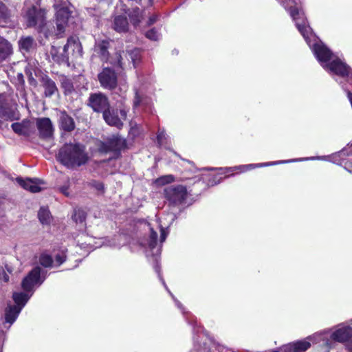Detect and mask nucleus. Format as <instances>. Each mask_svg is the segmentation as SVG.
I'll list each match as a JSON object with an SVG mask.
<instances>
[{
    "label": "nucleus",
    "mask_w": 352,
    "mask_h": 352,
    "mask_svg": "<svg viewBox=\"0 0 352 352\" xmlns=\"http://www.w3.org/2000/svg\"><path fill=\"white\" fill-rule=\"evenodd\" d=\"M289 14L322 67L336 75L346 78L352 83V70L340 59L334 58L331 51L312 33L303 11L298 8L292 7Z\"/></svg>",
    "instance_id": "f257e3e1"
},
{
    "label": "nucleus",
    "mask_w": 352,
    "mask_h": 352,
    "mask_svg": "<svg viewBox=\"0 0 352 352\" xmlns=\"http://www.w3.org/2000/svg\"><path fill=\"white\" fill-rule=\"evenodd\" d=\"M41 270L34 267L22 280L23 292H14L12 295L15 305H8L6 309V322L12 324L34 293V288L40 285L43 280L41 278Z\"/></svg>",
    "instance_id": "f03ea898"
},
{
    "label": "nucleus",
    "mask_w": 352,
    "mask_h": 352,
    "mask_svg": "<svg viewBox=\"0 0 352 352\" xmlns=\"http://www.w3.org/2000/svg\"><path fill=\"white\" fill-rule=\"evenodd\" d=\"M56 10V27L50 22L45 23L40 32L46 38L62 36L70 16L69 4L65 1H56L54 4Z\"/></svg>",
    "instance_id": "7ed1b4c3"
},
{
    "label": "nucleus",
    "mask_w": 352,
    "mask_h": 352,
    "mask_svg": "<svg viewBox=\"0 0 352 352\" xmlns=\"http://www.w3.org/2000/svg\"><path fill=\"white\" fill-rule=\"evenodd\" d=\"M58 160L67 168H76L85 164L88 156L85 147L78 143L65 144L59 150Z\"/></svg>",
    "instance_id": "20e7f679"
},
{
    "label": "nucleus",
    "mask_w": 352,
    "mask_h": 352,
    "mask_svg": "<svg viewBox=\"0 0 352 352\" xmlns=\"http://www.w3.org/2000/svg\"><path fill=\"white\" fill-rule=\"evenodd\" d=\"M329 333V330L316 333L304 340L292 342L283 346L282 351L283 352H305L310 348L311 342L318 343L320 341H322L326 346L330 347L331 342L327 337Z\"/></svg>",
    "instance_id": "39448f33"
},
{
    "label": "nucleus",
    "mask_w": 352,
    "mask_h": 352,
    "mask_svg": "<svg viewBox=\"0 0 352 352\" xmlns=\"http://www.w3.org/2000/svg\"><path fill=\"white\" fill-rule=\"evenodd\" d=\"M98 80L102 87L107 89H114L117 86L122 93H125L128 86L124 76H120L119 82L116 72L109 67L104 68L98 74Z\"/></svg>",
    "instance_id": "423d86ee"
},
{
    "label": "nucleus",
    "mask_w": 352,
    "mask_h": 352,
    "mask_svg": "<svg viewBox=\"0 0 352 352\" xmlns=\"http://www.w3.org/2000/svg\"><path fill=\"white\" fill-rule=\"evenodd\" d=\"M22 16L28 27H35L40 30L45 23L46 10L36 6H25Z\"/></svg>",
    "instance_id": "0eeeda50"
},
{
    "label": "nucleus",
    "mask_w": 352,
    "mask_h": 352,
    "mask_svg": "<svg viewBox=\"0 0 352 352\" xmlns=\"http://www.w3.org/2000/svg\"><path fill=\"white\" fill-rule=\"evenodd\" d=\"M166 198L173 204H182L188 197L187 189L182 185L172 186L165 189Z\"/></svg>",
    "instance_id": "6e6552de"
},
{
    "label": "nucleus",
    "mask_w": 352,
    "mask_h": 352,
    "mask_svg": "<svg viewBox=\"0 0 352 352\" xmlns=\"http://www.w3.org/2000/svg\"><path fill=\"white\" fill-rule=\"evenodd\" d=\"M109 46V41L107 40L99 41L96 43L94 47V52L98 55L103 61H109L112 65L118 66L121 68L123 67V63L121 61L122 56L120 54H116V60L109 59L108 48Z\"/></svg>",
    "instance_id": "1a4fd4ad"
},
{
    "label": "nucleus",
    "mask_w": 352,
    "mask_h": 352,
    "mask_svg": "<svg viewBox=\"0 0 352 352\" xmlns=\"http://www.w3.org/2000/svg\"><path fill=\"white\" fill-rule=\"evenodd\" d=\"M301 160H287V161H276V162H265V163H258V164H250L246 165H240L236 166L234 167H230V168H221L219 170L221 171V174H226L230 173L234 170H238L240 173H245L248 170H250L252 169L256 168H262V167H266L283 163H287V162H297L300 161Z\"/></svg>",
    "instance_id": "9d476101"
},
{
    "label": "nucleus",
    "mask_w": 352,
    "mask_h": 352,
    "mask_svg": "<svg viewBox=\"0 0 352 352\" xmlns=\"http://www.w3.org/2000/svg\"><path fill=\"white\" fill-rule=\"evenodd\" d=\"M89 104L97 112H103L109 109L107 96L101 93L94 94L89 98Z\"/></svg>",
    "instance_id": "9b49d317"
},
{
    "label": "nucleus",
    "mask_w": 352,
    "mask_h": 352,
    "mask_svg": "<svg viewBox=\"0 0 352 352\" xmlns=\"http://www.w3.org/2000/svg\"><path fill=\"white\" fill-rule=\"evenodd\" d=\"M16 181L21 187L32 192H40L45 188L44 182L38 179H23L17 178Z\"/></svg>",
    "instance_id": "f8f14e48"
},
{
    "label": "nucleus",
    "mask_w": 352,
    "mask_h": 352,
    "mask_svg": "<svg viewBox=\"0 0 352 352\" xmlns=\"http://www.w3.org/2000/svg\"><path fill=\"white\" fill-rule=\"evenodd\" d=\"M352 336V328L349 326L339 325L338 327L331 334L332 340L344 342Z\"/></svg>",
    "instance_id": "ddd939ff"
},
{
    "label": "nucleus",
    "mask_w": 352,
    "mask_h": 352,
    "mask_svg": "<svg viewBox=\"0 0 352 352\" xmlns=\"http://www.w3.org/2000/svg\"><path fill=\"white\" fill-rule=\"evenodd\" d=\"M13 131L19 134L29 136L34 129V124L30 121H23L22 122L13 123L12 124Z\"/></svg>",
    "instance_id": "4468645a"
},
{
    "label": "nucleus",
    "mask_w": 352,
    "mask_h": 352,
    "mask_svg": "<svg viewBox=\"0 0 352 352\" xmlns=\"http://www.w3.org/2000/svg\"><path fill=\"white\" fill-rule=\"evenodd\" d=\"M104 146L107 151H118L125 146V140L119 136L113 135L104 143Z\"/></svg>",
    "instance_id": "2eb2a0df"
},
{
    "label": "nucleus",
    "mask_w": 352,
    "mask_h": 352,
    "mask_svg": "<svg viewBox=\"0 0 352 352\" xmlns=\"http://www.w3.org/2000/svg\"><path fill=\"white\" fill-rule=\"evenodd\" d=\"M36 124L41 135L45 138L52 135L53 128L51 120L49 118H43L38 119Z\"/></svg>",
    "instance_id": "dca6fc26"
},
{
    "label": "nucleus",
    "mask_w": 352,
    "mask_h": 352,
    "mask_svg": "<svg viewBox=\"0 0 352 352\" xmlns=\"http://www.w3.org/2000/svg\"><path fill=\"white\" fill-rule=\"evenodd\" d=\"M63 48L61 47H56L54 46H52L50 50V54L52 56V58L54 62H57L58 63H67L69 58V52H63Z\"/></svg>",
    "instance_id": "f3484780"
},
{
    "label": "nucleus",
    "mask_w": 352,
    "mask_h": 352,
    "mask_svg": "<svg viewBox=\"0 0 352 352\" xmlns=\"http://www.w3.org/2000/svg\"><path fill=\"white\" fill-rule=\"evenodd\" d=\"M13 52L11 43L0 36V62L7 59Z\"/></svg>",
    "instance_id": "a211bd4d"
},
{
    "label": "nucleus",
    "mask_w": 352,
    "mask_h": 352,
    "mask_svg": "<svg viewBox=\"0 0 352 352\" xmlns=\"http://www.w3.org/2000/svg\"><path fill=\"white\" fill-rule=\"evenodd\" d=\"M12 16L11 10L0 1V26L8 25L11 22Z\"/></svg>",
    "instance_id": "6ab92c4d"
},
{
    "label": "nucleus",
    "mask_w": 352,
    "mask_h": 352,
    "mask_svg": "<svg viewBox=\"0 0 352 352\" xmlns=\"http://www.w3.org/2000/svg\"><path fill=\"white\" fill-rule=\"evenodd\" d=\"M69 50H71L73 54H81V45L77 38L70 37L68 38L67 44L64 46L63 51L69 52Z\"/></svg>",
    "instance_id": "aec40b11"
},
{
    "label": "nucleus",
    "mask_w": 352,
    "mask_h": 352,
    "mask_svg": "<svg viewBox=\"0 0 352 352\" xmlns=\"http://www.w3.org/2000/svg\"><path fill=\"white\" fill-rule=\"evenodd\" d=\"M103 118L109 125L114 126L117 128H120L122 126L121 119L115 114L113 111H111L109 109L104 111L103 113Z\"/></svg>",
    "instance_id": "412c9836"
},
{
    "label": "nucleus",
    "mask_w": 352,
    "mask_h": 352,
    "mask_svg": "<svg viewBox=\"0 0 352 352\" xmlns=\"http://www.w3.org/2000/svg\"><path fill=\"white\" fill-rule=\"evenodd\" d=\"M59 122H60V127L63 130L67 131H71L75 127V124H74L73 118L72 117H70L69 116H68L65 112L60 113V118H59Z\"/></svg>",
    "instance_id": "4be33fe9"
},
{
    "label": "nucleus",
    "mask_w": 352,
    "mask_h": 352,
    "mask_svg": "<svg viewBox=\"0 0 352 352\" xmlns=\"http://www.w3.org/2000/svg\"><path fill=\"white\" fill-rule=\"evenodd\" d=\"M129 28V23L125 16H116L114 19L113 29L118 32H126Z\"/></svg>",
    "instance_id": "5701e85b"
},
{
    "label": "nucleus",
    "mask_w": 352,
    "mask_h": 352,
    "mask_svg": "<svg viewBox=\"0 0 352 352\" xmlns=\"http://www.w3.org/2000/svg\"><path fill=\"white\" fill-rule=\"evenodd\" d=\"M34 41L31 36L21 37L19 41V50L23 53L31 51L34 48Z\"/></svg>",
    "instance_id": "b1692460"
},
{
    "label": "nucleus",
    "mask_w": 352,
    "mask_h": 352,
    "mask_svg": "<svg viewBox=\"0 0 352 352\" xmlns=\"http://www.w3.org/2000/svg\"><path fill=\"white\" fill-rule=\"evenodd\" d=\"M43 86L45 89V96L47 97L52 96L58 91L55 82L48 78H43Z\"/></svg>",
    "instance_id": "393cba45"
},
{
    "label": "nucleus",
    "mask_w": 352,
    "mask_h": 352,
    "mask_svg": "<svg viewBox=\"0 0 352 352\" xmlns=\"http://www.w3.org/2000/svg\"><path fill=\"white\" fill-rule=\"evenodd\" d=\"M40 222L43 225H49L52 221L51 214L47 208H41L38 212Z\"/></svg>",
    "instance_id": "a878e982"
},
{
    "label": "nucleus",
    "mask_w": 352,
    "mask_h": 352,
    "mask_svg": "<svg viewBox=\"0 0 352 352\" xmlns=\"http://www.w3.org/2000/svg\"><path fill=\"white\" fill-rule=\"evenodd\" d=\"M157 232H155L153 230V228H151L149 239L146 242L142 243V245L144 246H148L151 249H153L155 247V245L157 244Z\"/></svg>",
    "instance_id": "bb28decb"
},
{
    "label": "nucleus",
    "mask_w": 352,
    "mask_h": 352,
    "mask_svg": "<svg viewBox=\"0 0 352 352\" xmlns=\"http://www.w3.org/2000/svg\"><path fill=\"white\" fill-rule=\"evenodd\" d=\"M39 263L45 267H50L53 266L54 263L52 258L50 254L43 253L39 257Z\"/></svg>",
    "instance_id": "cd10ccee"
},
{
    "label": "nucleus",
    "mask_w": 352,
    "mask_h": 352,
    "mask_svg": "<svg viewBox=\"0 0 352 352\" xmlns=\"http://www.w3.org/2000/svg\"><path fill=\"white\" fill-rule=\"evenodd\" d=\"M175 181V177L172 175H166L162 176L155 180V184L157 186H164L165 184H170Z\"/></svg>",
    "instance_id": "c85d7f7f"
},
{
    "label": "nucleus",
    "mask_w": 352,
    "mask_h": 352,
    "mask_svg": "<svg viewBox=\"0 0 352 352\" xmlns=\"http://www.w3.org/2000/svg\"><path fill=\"white\" fill-rule=\"evenodd\" d=\"M128 57L131 59L133 67H135L138 63L140 60V52L138 49H134L128 52Z\"/></svg>",
    "instance_id": "c756f323"
},
{
    "label": "nucleus",
    "mask_w": 352,
    "mask_h": 352,
    "mask_svg": "<svg viewBox=\"0 0 352 352\" xmlns=\"http://www.w3.org/2000/svg\"><path fill=\"white\" fill-rule=\"evenodd\" d=\"M60 80L65 94L71 93L73 91V84L69 78L62 76Z\"/></svg>",
    "instance_id": "7c9ffc66"
},
{
    "label": "nucleus",
    "mask_w": 352,
    "mask_h": 352,
    "mask_svg": "<svg viewBox=\"0 0 352 352\" xmlns=\"http://www.w3.org/2000/svg\"><path fill=\"white\" fill-rule=\"evenodd\" d=\"M129 16L133 24L137 25L140 22L142 18V12L139 8H136L129 14Z\"/></svg>",
    "instance_id": "2f4dec72"
},
{
    "label": "nucleus",
    "mask_w": 352,
    "mask_h": 352,
    "mask_svg": "<svg viewBox=\"0 0 352 352\" xmlns=\"http://www.w3.org/2000/svg\"><path fill=\"white\" fill-rule=\"evenodd\" d=\"M146 36L150 40L157 41L160 38V34L155 29H151L146 33Z\"/></svg>",
    "instance_id": "473e14b6"
},
{
    "label": "nucleus",
    "mask_w": 352,
    "mask_h": 352,
    "mask_svg": "<svg viewBox=\"0 0 352 352\" xmlns=\"http://www.w3.org/2000/svg\"><path fill=\"white\" fill-rule=\"evenodd\" d=\"M65 254L62 252L56 256L54 266L60 265L65 261Z\"/></svg>",
    "instance_id": "72a5a7b5"
},
{
    "label": "nucleus",
    "mask_w": 352,
    "mask_h": 352,
    "mask_svg": "<svg viewBox=\"0 0 352 352\" xmlns=\"http://www.w3.org/2000/svg\"><path fill=\"white\" fill-rule=\"evenodd\" d=\"M73 218L76 222H82L85 220V215L84 213L81 211H76Z\"/></svg>",
    "instance_id": "f704fd0d"
},
{
    "label": "nucleus",
    "mask_w": 352,
    "mask_h": 352,
    "mask_svg": "<svg viewBox=\"0 0 352 352\" xmlns=\"http://www.w3.org/2000/svg\"><path fill=\"white\" fill-rule=\"evenodd\" d=\"M91 185L99 192L102 193L104 192V185L102 183L98 182H94L91 183Z\"/></svg>",
    "instance_id": "c9c22d12"
},
{
    "label": "nucleus",
    "mask_w": 352,
    "mask_h": 352,
    "mask_svg": "<svg viewBox=\"0 0 352 352\" xmlns=\"http://www.w3.org/2000/svg\"><path fill=\"white\" fill-rule=\"evenodd\" d=\"M157 138L159 144L162 145L163 144L164 140L166 138V134L164 131H159Z\"/></svg>",
    "instance_id": "e433bc0d"
},
{
    "label": "nucleus",
    "mask_w": 352,
    "mask_h": 352,
    "mask_svg": "<svg viewBox=\"0 0 352 352\" xmlns=\"http://www.w3.org/2000/svg\"><path fill=\"white\" fill-rule=\"evenodd\" d=\"M160 232H161V235H160V241H161L162 243H163V242L165 241V239H166V236H167V235H168V232H167L166 231V230H165L164 228H160Z\"/></svg>",
    "instance_id": "4c0bfd02"
},
{
    "label": "nucleus",
    "mask_w": 352,
    "mask_h": 352,
    "mask_svg": "<svg viewBox=\"0 0 352 352\" xmlns=\"http://www.w3.org/2000/svg\"><path fill=\"white\" fill-rule=\"evenodd\" d=\"M157 20V15H152L151 16H150L149 19H148V24L149 25L155 23Z\"/></svg>",
    "instance_id": "58836bf2"
},
{
    "label": "nucleus",
    "mask_w": 352,
    "mask_h": 352,
    "mask_svg": "<svg viewBox=\"0 0 352 352\" xmlns=\"http://www.w3.org/2000/svg\"><path fill=\"white\" fill-rule=\"evenodd\" d=\"M140 103V96L138 95V93L135 94V100L133 102V106L134 107H137Z\"/></svg>",
    "instance_id": "ea45409f"
},
{
    "label": "nucleus",
    "mask_w": 352,
    "mask_h": 352,
    "mask_svg": "<svg viewBox=\"0 0 352 352\" xmlns=\"http://www.w3.org/2000/svg\"><path fill=\"white\" fill-rule=\"evenodd\" d=\"M168 292L171 295L172 298H173V300L175 302V304L178 307V308H179L180 309H182V304L177 299L175 298L174 296L169 291H168Z\"/></svg>",
    "instance_id": "a19ab883"
},
{
    "label": "nucleus",
    "mask_w": 352,
    "mask_h": 352,
    "mask_svg": "<svg viewBox=\"0 0 352 352\" xmlns=\"http://www.w3.org/2000/svg\"><path fill=\"white\" fill-rule=\"evenodd\" d=\"M120 115H121L122 119L125 120V119H126V118L127 111H126V110H125L124 109H120Z\"/></svg>",
    "instance_id": "79ce46f5"
},
{
    "label": "nucleus",
    "mask_w": 352,
    "mask_h": 352,
    "mask_svg": "<svg viewBox=\"0 0 352 352\" xmlns=\"http://www.w3.org/2000/svg\"><path fill=\"white\" fill-rule=\"evenodd\" d=\"M61 192L65 195L66 196H69V192H67V188L66 187H63L61 188Z\"/></svg>",
    "instance_id": "37998d69"
},
{
    "label": "nucleus",
    "mask_w": 352,
    "mask_h": 352,
    "mask_svg": "<svg viewBox=\"0 0 352 352\" xmlns=\"http://www.w3.org/2000/svg\"><path fill=\"white\" fill-rule=\"evenodd\" d=\"M347 348L350 352H352V340L347 344Z\"/></svg>",
    "instance_id": "c03bdc74"
},
{
    "label": "nucleus",
    "mask_w": 352,
    "mask_h": 352,
    "mask_svg": "<svg viewBox=\"0 0 352 352\" xmlns=\"http://www.w3.org/2000/svg\"><path fill=\"white\" fill-rule=\"evenodd\" d=\"M324 160V157H310V158H306L305 160Z\"/></svg>",
    "instance_id": "a18cd8bd"
},
{
    "label": "nucleus",
    "mask_w": 352,
    "mask_h": 352,
    "mask_svg": "<svg viewBox=\"0 0 352 352\" xmlns=\"http://www.w3.org/2000/svg\"><path fill=\"white\" fill-rule=\"evenodd\" d=\"M3 96L0 94V109L3 107Z\"/></svg>",
    "instance_id": "49530a36"
},
{
    "label": "nucleus",
    "mask_w": 352,
    "mask_h": 352,
    "mask_svg": "<svg viewBox=\"0 0 352 352\" xmlns=\"http://www.w3.org/2000/svg\"><path fill=\"white\" fill-rule=\"evenodd\" d=\"M3 280H4L5 282H8V280H9V276H8V275H7V274H4V275L3 276Z\"/></svg>",
    "instance_id": "de8ad7c7"
},
{
    "label": "nucleus",
    "mask_w": 352,
    "mask_h": 352,
    "mask_svg": "<svg viewBox=\"0 0 352 352\" xmlns=\"http://www.w3.org/2000/svg\"><path fill=\"white\" fill-rule=\"evenodd\" d=\"M220 179H221V178H219L217 182H212L211 184L214 185V184H218L220 182Z\"/></svg>",
    "instance_id": "09e8293b"
},
{
    "label": "nucleus",
    "mask_w": 352,
    "mask_h": 352,
    "mask_svg": "<svg viewBox=\"0 0 352 352\" xmlns=\"http://www.w3.org/2000/svg\"><path fill=\"white\" fill-rule=\"evenodd\" d=\"M19 78L23 80V75L21 74H19Z\"/></svg>",
    "instance_id": "8fccbe9b"
},
{
    "label": "nucleus",
    "mask_w": 352,
    "mask_h": 352,
    "mask_svg": "<svg viewBox=\"0 0 352 352\" xmlns=\"http://www.w3.org/2000/svg\"><path fill=\"white\" fill-rule=\"evenodd\" d=\"M163 285H164V286L166 287V285H165V283L164 281H163ZM166 288L168 290V288L167 287H166Z\"/></svg>",
    "instance_id": "3c124183"
}]
</instances>
